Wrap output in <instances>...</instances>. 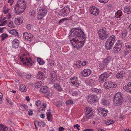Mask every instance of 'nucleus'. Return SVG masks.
<instances>
[{"label":"nucleus","instance_id":"obj_1","mask_svg":"<svg viewBox=\"0 0 131 131\" xmlns=\"http://www.w3.org/2000/svg\"><path fill=\"white\" fill-rule=\"evenodd\" d=\"M69 37L71 43L74 47L78 48L83 46V41L79 40L80 38L84 39L85 37L83 32L81 29L78 28L72 29L69 33Z\"/></svg>","mask_w":131,"mask_h":131},{"label":"nucleus","instance_id":"obj_2","mask_svg":"<svg viewBox=\"0 0 131 131\" xmlns=\"http://www.w3.org/2000/svg\"><path fill=\"white\" fill-rule=\"evenodd\" d=\"M26 5L24 2V0H19L14 7L15 12L17 14H20L25 10Z\"/></svg>","mask_w":131,"mask_h":131},{"label":"nucleus","instance_id":"obj_3","mask_svg":"<svg viewBox=\"0 0 131 131\" xmlns=\"http://www.w3.org/2000/svg\"><path fill=\"white\" fill-rule=\"evenodd\" d=\"M115 41V37L114 35L110 36L106 41L105 47L107 50H110Z\"/></svg>","mask_w":131,"mask_h":131},{"label":"nucleus","instance_id":"obj_4","mask_svg":"<svg viewBox=\"0 0 131 131\" xmlns=\"http://www.w3.org/2000/svg\"><path fill=\"white\" fill-rule=\"evenodd\" d=\"M123 102L122 96L119 93H117L115 95L113 99V104L115 106L120 105Z\"/></svg>","mask_w":131,"mask_h":131},{"label":"nucleus","instance_id":"obj_5","mask_svg":"<svg viewBox=\"0 0 131 131\" xmlns=\"http://www.w3.org/2000/svg\"><path fill=\"white\" fill-rule=\"evenodd\" d=\"M98 33L99 37L102 39H106L108 36V34L106 31V29L105 28L100 29Z\"/></svg>","mask_w":131,"mask_h":131},{"label":"nucleus","instance_id":"obj_6","mask_svg":"<svg viewBox=\"0 0 131 131\" xmlns=\"http://www.w3.org/2000/svg\"><path fill=\"white\" fill-rule=\"evenodd\" d=\"M47 11L45 9H41L39 10L38 14L37 16L38 20L42 21L43 20V18L46 14Z\"/></svg>","mask_w":131,"mask_h":131},{"label":"nucleus","instance_id":"obj_7","mask_svg":"<svg viewBox=\"0 0 131 131\" xmlns=\"http://www.w3.org/2000/svg\"><path fill=\"white\" fill-rule=\"evenodd\" d=\"M70 11L69 8L68 6H66L65 7L60 10L59 14L62 16H66L68 15Z\"/></svg>","mask_w":131,"mask_h":131},{"label":"nucleus","instance_id":"obj_8","mask_svg":"<svg viewBox=\"0 0 131 131\" xmlns=\"http://www.w3.org/2000/svg\"><path fill=\"white\" fill-rule=\"evenodd\" d=\"M109 76L108 73L106 72H104L102 74L99 78V81L101 83H103L106 80L107 78Z\"/></svg>","mask_w":131,"mask_h":131},{"label":"nucleus","instance_id":"obj_9","mask_svg":"<svg viewBox=\"0 0 131 131\" xmlns=\"http://www.w3.org/2000/svg\"><path fill=\"white\" fill-rule=\"evenodd\" d=\"M108 112L107 110H105L104 108H99L97 110V112L98 114L102 116L105 117L106 116Z\"/></svg>","mask_w":131,"mask_h":131},{"label":"nucleus","instance_id":"obj_10","mask_svg":"<svg viewBox=\"0 0 131 131\" xmlns=\"http://www.w3.org/2000/svg\"><path fill=\"white\" fill-rule=\"evenodd\" d=\"M23 37L24 39L29 41H31L33 38V36L32 34L26 32L23 33Z\"/></svg>","mask_w":131,"mask_h":131},{"label":"nucleus","instance_id":"obj_11","mask_svg":"<svg viewBox=\"0 0 131 131\" xmlns=\"http://www.w3.org/2000/svg\"><path fill=\"white\" fill-rule=\"evenodd\" d=\"M97 98L96 96L89 95L87 98V101L89 103L92 104L96 102Z\"/></svg>","mask_w":131,"mask_h":131},{"label":"nucleus","instance_id":"obj_12","mask_svg":"<svg viewBox=\"0 0 131 131\" xmlns=\"http://www.w3.org/2000/svg\"><path fill=\"white\" fill-rule=\"evenodd\" d=\"M25 58H24H24H22L21 56L20 57V59L21 60L22 62L25 61V62L23 63V64H25L26 65L28 66L29 67H30L32 65V63L30 62L28 59L26 57H25Z\"/></svg>","mask_w":131,"mask_h":131},{"label":"nucleus","instance_id":"obj_13","mask_svg":"<svg viewBox=\"0 0 131 131\" xmlns=\"http://www.w3.org/2000/svg\"><path fill=\"white\" fill-rule=\"evenodd\" d=\"M90 11L91 14L95 16L97 15L99 12L98 9L96 8L94 6L90 7Z\"/></svg>","mask_w":131,"mask_h":131},{"label":"nucleus","instance_id":"obj_14","mask_svg":"<svg viewBox=\"0 0 131 131\" xmlns=\"http://www.w3.org/2000/svg\"><path fill=\"white\" fill-rule=\"evenodd\" d=\"M70 82L72 84V85L78 87L79 84L77 82V79L76 77H73L71 78L70 80Z\"/></svg>","mask_w":131,"mask_h":131},{"label":"nucleus","instance_id":"obj_15","mask_svg":"<svg viewBox=\"0 0 131 131\" xmlns=\"http://www.w3.org/2000/svg\"><path fill=\"white\" fill-rule=\"evenodd\" d=\"M81 72L83 76L84 77H86L90 74L91 72V71L89 69H85Z\"/></svg>","mask_w":131,"mask_h":131},{"label":"nucleus","instance_id":"obj_16","mask_svg":"<svg viewBox=\"0 0 131 131\" xmlns=\"http://www.w3.org/2000/svg\"><path fill=\"white\" fill-rule=\"evenodd\" d=\"M50 77H51V81L53 83L56 80L57 76L55 72L52 71L50 73Z\"/></svg>","mask_w":131,"mask_h":131},{"label":"nucleus","instance_id":"obj_17","mask_svg":"<svg viewBox=\"0 0 131 131\" xmlns=\"http://www.w3.org/2000/svg\"><path fill=\"white\" fill-rule=\"evenodd\" d=\"M12 44L13 47L15 48H18L19 44V40L16 39H14L12 41Z\"/></svg>","mask_w":131,"mask_h":131},{"label":"nucleus","instance_id":"obj_18","mask_svg":"<svg viewBox=\"0 0 131 131\" xmlns=\"http://www.w3.org/2000/svg\"><path fill=\"white\" fill-rule=\"evenodd\" d=\"M23 17L22 16L16 18L15 19V23L17 25L21 24L23 23Z\"/></svg>","mask_w":131,"mask_h":131},{"label":"nucleus","instance_id":"obj_19","mask_svg":"<svg viewBox=\"0 0 131 131\" xmlns=\"http://www.w3.org/2000/svg\"><path fill=\"white\" fill-rule=\"evenodd\" d=\"M44 74L41 71H39L36 77L37 78L40 80H43Z\"/></svg>","mask_w":131,"mask_h":131},{"label":"nucleus","instance_id":"obj_20","mask_svg":"<svg viewBox=\"0 0 131 131\" xmlns=\"http://www.w3.org/2000/svg\"><path fill=\"white\" fill-rule=\"evenodd\" d=\"M124 75V72L123 71H122L118 72L116 74V77L118 79H122Z\"/></svg>","mask_w":131,"mask_h":131},{"label":"nucleus","instance_id":"obj_21","mask_svg":"<svg viewBox=\"0 0 131 131\" xmlns=\"http://www.w3.org/2000/svg\"><path fill=\"white\" fill-rule=\"evenodd\" d=\"M125 90L130 93H131V82H129L126 87L125 88Z\"/></svg>","mask_w":131,"mask_h":131},{"label":"nucleus","instance_id":"obj_22","mask_svg":"<svg viewBox=\"0 0 131 131\" xmlns=\"http://www.w3.org/2000/svg\"><path fill=\"white\" fill-rule=\"evenodd\" d=\"M40 91L43 93H45L48 92V89L46 86H43L40 89Z\"/></svg>","mask_w":131,"mask_h":131},{"label":"nucleus","instance_id":"obj_23","mask_svg":"<svg viewBox=\"0 0 131 131\" xmlns=\"http://www.w3.org/2000/svg\"><path fill=\"white\" fill-rule=\"evenodd\" d=\"M54 87L58 91H63L62 89L61 88L60 85L59 84H54Z\"/></svg>","mask_w":131,"mask_h":131},{"label":"nucleus","instance_id":"obj_24","mask_svg":"<svg viewBox=\"0 0 131 131\" xmlns=\"http://www.w3.org/2000/svg\"><path fill=\"white\" fill-rule=\"evenodd\" d=\"M124 12L128 14L131 13V6L126 7L124 8Z\"/></svg>","mask_w":131,"mask_h":131},{"label":"nucleus","instance_id":"obj_25","mask_svg":"<svg viewBox=\"0 0 131 131\" xmlns=\"http://www.w3.org/2000/svg\"><path fill=\"white\" fill-rule=\"evenodd\" d=\"M111 57H107L106 58H105L103 60V61L105 62L107 64L110 62L111 60Z\"/></svg>","mask_w":131,"mask_h":131},{"label":"nucleus","instance_id":"obj_26","mask_svg":"<svg viewBox=\"0 0 131 131\" xmlns=\"http://www.w3.org/2000/svg\"><path fill=\"white\" fill-rule=\"evenodd\" d=\"M122 46H119L118 47H114L113 50L114 52H117L119 51L121 49Z\"/></svg>","mask_w":131,"mask_h":131},{"label":"nucleus","instance_id":"obj_27","mask_svg":"<svg viewBox=\"0 0 131 131\" xmlns=\"http://www.w3.org/2000/svg\"><path fill=\"white\" fill-rule=\"evenodd\" d=\"M0 131H8L7 127H4L3 125L0 124Z\"/></svg>","mask_w":131,"mask_h":131},{"label":"nucleus","instance_id":"obj_28","mask_svg":"<svg viewBox=\"0 0 131 131\" xmlns=\"http://www.w3.org/2000/svg\"><path fill=\"white\" fill-rule=\"evenodd\" d=\"M20 91L22 92H25L26 91V88L24 85H21L20 87Z\"/></svg>","mask_w":131,"mask_h":131},{"label":"nucleus","instance_id":"obj_29","mask_svg":"<svg viewBox=\"0 0 131 131\" xmlns=\"http://www.w3.org/2000/svg\"><path fill=\"white\" fill-rule=\"evenodd\" d=\"M122 12L121 10H119L115 13V16L116 18H119L121 16Z\"/></svg>","mask_w":131,"mask_h":131},{"label":"nucleus","instance_id":"obj_30","mask_svg":"<svg viewBox=\"0 0 131 131\" xmlns=\"http://www.w3.org/2000/svg\"><path fill=\"white\" fill-rule=\"evenodd\" d=\"M36 122L38 124V125L40 127H43L45 125V123L42 121L38 122V121H36Z\"/></svg>","mask_w":131,"mask_h":131},{"label":"nucleus","instance_id":"obj_31","mask_svg":"<svg viewBox=\"0 0 131 131\" xmlns=\"http://www.w3.org/2000/svg\"><path fill=\"white\" fill-rule=\"evenodd\" d=\"M9 33L11 34L15 35H17L18 34V33L17 31L14 29H13L12 30H10Z\"/></svg>","mask_w":131,"mask_h":131},{"label":"nucleus","instance_id":"obj_32","mask_svg":"<svg viewBox=\"0 0 131 131\" xmlns=\"http://www.w3.org/2000/svg\"><path fill=\"white\" fill-rule=\"evenodd\" d=\"M92 110L89 107H87L85 109V113L86 114H90Z\"/></svg>","mask_w":131,"mask_h":131},{"label":"nucleus","instance_id":"obj_33","mask_svg":"<svg viewBox=\"0 0 131 131\" xmlns=\"http://www.w3.org/2000/svg\"><path fill=\"white\" fill-rule=\"evenodd\" d=\"M37 61L40 65L43 64L45 63V62L43 61V60L40 58H37Z\"/></svg>","mask_w":131,"mask_h":131},{"label":"nucleus","instance_id":"obj_34","mask_svg":"<svg viewBox=\"0 0 131 131\" xmlns=\"http://www.w3.org/2000/svg\"><path fill=\"white\" fill-rule=\"evenodd\" d=\"M107 64L103 61L102 64L100 65L99 67L103 69L106 68L107 67Z\"/></svg>","mask_w":131,"mask_h":131},{"label":"nucleus","instance_id":"obj_35","mask_svg":"<svg viewBox=\"0 0 131 131\" xmlns=\"http://www.w3.org/2000/svg\"><path fill=\"white\" fill-rule=\"evenodd\" d=\"M89 83H90L92 86H94L96 85V83L94 80H93L92 79L89 80Z\"/></svg>","mask_w":131,"mask_h":131},{"label":"nucleus","instance_id":"obj_36","mask_svg":"<svg viewBox=\"0 0 131 131\" xmlns=\"http://www.w3.org/2000/svg\"><path fill=\"white\" fill-rule=\"evenodd\" d=\"M47 119L49 121L52 118V115L50 112L47 114Z\"/></svg>","mask_w":131,"mask_h":131},{"label":"nucleus","instance_id":"obj_37","mask_svg":"<svg viewBox=\"0 0 131 131\" xmlns=\"http://www.w3.org/2000/svg\"><path fill=\"white\" fill-rule=\"evenodd\" d=\"M110 83L106 82L104 84V87L105 89H108L110 88Z\"/></svg>","mask_w":131,"mask_h":131},{"label":"nucleus","instance_id":"obj_38","mask_svg":"<svg viewBox=\"0 0 131 131\" xmlns=\"http://www.w3.org/2000/svg\"><path fill=\"white\" fill-rule=\"evenodd\" d=\"M42 82L41 81H38L36 83L35 86L37 88H39L42 84Z\"/></svg>","mask_w":131,"mask_h":131},{"label":"nucleus","instance_id":"obj_39","mask_svg":"<svg viewBox=\"0 0 131 131\" xmlns=\"http://www.w3.org/2000/svg\"><path fill=\"white\" fill-rule=\"evenodd\" d=\"M109 84H110V88H114L116 87L117 85L115 83L110 82Z\"/></svg>","mask_w":131,"mask_h":131},{"label":"nucleus","instance_id":"obj_40","mask_svg":"<svg viewBox=\"0 0 131 131\" xmlns=\"http://www.w3.org/2000/svg\"><path fill=\"white\" fill-rule=\"evenodd\" d=\"M100 91V89L97 88H93L92 89V91L96 93H98Z\"/></svg>","mask_w":131,"mask_h":131},{"label":"nucleus","instance_id":"obj_41","mask_svg":"<svg viewBox=\"0 0 131 131\" xmlns=\"http://www.w3.org/2000/svg\"><path fill=\"white\" fill-rule=\"evenodd\" d=\"M103 104L105 105H107L109 104V102L107 100H102Z\"/></svg>","mask_w":131,"mask_h":131},{"label":"nucleus","instance_id":"obj_42","mask_svg":"<svg viewBox=\"0 0 131 131\" xmlns=\"http://www.w3.org/2000/svg\"><path fill=\"white\" fill-rule=\"evenodd\" d=\"M127 32L126 31H122L121 35V36L122 38L125 37L126 35Z\"/></svg>","mask_w":131,"mask_h":131},{"label":"nucleus","instance_id":"obj_43","mask_svg":"<svg viewBox=\"0 0 131 131\" xmlns=\"http://www.w3.org/2000/svg\"><path fill=\"white\" fill-rule=\"evenodd\" d=\"M76 64H75V66H76L75 67L78 68H79L81 67V62L80 61H78Z\"/></svg>","mask_w":131,"mask_h":131},{"label":"nucleus","instance_id":"obj_44","mask_svg":"<svg viewBox=\"0 0 131 131\" xmlns=\"http://www.w3.org/2000/svg\"><path fill=\"white\" fill-rule=\"evenodd\" d=\"M1 37H2V40L3 41L4 39L7 36V34L3 33L1 36Z\"/></svg>","mask_w":131,"mask_h":131},{"label":"nucleus","instance_id":"obj_45","mask_svg":"<svg viewBox=\"0 0 131 131\" xmlns=\"http://www.w3.org/2000/svg\"><path fill=\"white\" fill-rule=\"evenodd\" d=\"M66 104L67 105H71L73 104V102L71 100H69L66 101Z\"/></svg>","mask_w":131,"mask_h":131},{"label":"nucleus","instance_id":"obj_46","mask_svg":"<svg viewBox=\"0 0 131 131\" xmlns=\"http://www.w3.org/2000/svg\"><path fill=\"white\" fill-rule=\"evenodd\" d=\"M26 78L28 79H32V77L31 75H30L28 74H27L25 75Z\"/></svg>","mask_w":131,"mask_h":131},{"label":"nucleus","instance_id":"obj_47","mask_svg":"<svg viewBox=\"0 0 131 131\" xmlns=\"http://www.w3.org/2000/svg\"><path fill=\"white\" fill-rule=\"evenodd\" d=\"M86 114V118L88 119H90L91 118L93 114L92 113H91L90 114Z\"/></svg>","mask_w":131,"mask_h":131},{"label":"nucleus","instance_id":"obj_48","mask_svg":"<svg viewBox=\"0 0 131 131\" xmlns=\"http://www.w3.org/2000/svg\"><path fill=\"white\" fill-rule=\"evenodd\" d=\"M114 122L111 119H109L107 121L106 124L107 125H109L112 124Z\"/></svg>","mask_w":131,"mask_h":131},{"label":"nucleus","instance_id":"obj_49","mask_svg":"<svg viewBox=\"0 0 131 131\" xmlns=\"http://www.w3.org/2000/svg\"><path fill=\"white\" fill-rule=\"evenodd\" d=\"M122 46L121 42L120 41H118L115 44L114 47H118L119 46Z\"/></svg>","mask_w":131,"mask_h":131},{"label":"nucleus","instance_id":"obj_50","mask_svg":"<svg viewBox=\"0 0 131 131\" xmlns=\"http://www.w3.org/2000/svg\"><path fill=\"white\" fill-rule=\"evenodd\" d=\"M125 46L127 49H131V44L130 43L126 44Z\"/></svg>","mask_w":131,"mask_h":131},{"label":"nucleus","instance_id":"obj_51","mask_svg":"<svg viewBox=\"0 0 131 131\" xmlns=\"http://www.w3.org/2000/svg\"><path fill=\"white\" fill-rule=\"evenodd\" d=\"M9 22L8 23V26L11 28H13L14 26L13 24V23L11 21H9Z\"/></svg>","mask_w":131,"mask_h":131},{"label":"nucleus","instance_id":"obj_52","mask_svg":"<svg viewBox=\"0 0 131 131\" xmlns=\"http://www.w3.org/2000/svg\"><path fill=\"white\" fill-rule=\"evenodd\" d=\"M68 19L66 18L62 19L60 20L59 22L58 23L59 24L62 23H63V21L67 20Z\"/></svg>","mask_w":131,"mask_h":131},{"label":"nucleus","instance_id":"obj_53","mask_svg":"<svg viewBox=\"0 0 131 131\" xmlns=\"http://www.w3.org/2000/svg\"><path fill=\"white\" fill-rule=\"evenodd\" d=\"M36 104L37 106H40L41 105V101L40 100H38L36 101Z\"/></svg>","mask_w":131,"mask_h":131},{"label":"nucleus","instance_id":"obj_54","mask_svg":"<svg viewBox=\"0 0 131 131\" xmlns=\"http://www.w3.org/2000/svg\"><path fill=\"white\" fill-rule=\"evenodd\" d=\"M7 22V20H5L3 22L2 21L1 23L0 24V26H3Z\"/></svg>","mask_w":131,"mask_h":131},{"label":"nucleus","instance_id":"obj_55","mask_svg":"<svg viewBox=\"0 0 131 131\" xmlns=\"http://www.w3.org/2000/svg\"><path fill=\"white\" fill-rule=\"evenodd\" d=\"M21 106H22L24 110H26L27 108V106L24 104H22L20 105Z\"/></svg>","mask_w":131,"mask_h":131},{"label":"nucleus","instance_id":"obj_56","mask_svg":"<svg viewBox=\"0 0 131 131\" xmlns=\"http://www.w3.org/2000/svg\"><path fill=\"white\" fill-rule=\"evenodd\" d=\"M99 1L101 3H105L108 2V0H99Z\"/></svg>","mask_w":131,"mask_h":131},{"label":"nucleus","instance_id":"obj_57","mask_svg":"<svg viewBox=\"0 0 131 131\" xmlns=\"http://www.w3.org/2000/svg\"><path fill=\"white\" fill-rule=\"evenodd\" d=\"M73 127L74 128L76 127L78 130H80V128L79 127H80V126L78 124H76V125H74Z\"/></svg>","mask_w":131,"mask_h":131},{"label":"nucleus","instance_id":"obj_58","mask_svg":"<svg viewBox=\"0 0 131 131\" xmlns=\"http://www.w3.org/2000/svg\"><path fill=\"white\" fill-rule=\"evenodd\" d=\"M80 61L81 62V65L82 66H85L86 64V61H85L82 62L81 61Z\"/></svg>","mask_w":131,"mask_h":131},{"label":"nucleus","instance_id":"obj_59","mask_svg":"<svg viewBox=\"0 0 131 131\" xmlns=\"http://www.w3.org/2000/svg\"><path fill=\"white\" fill-rule=\"evenodd\" d=\"M31 27V26L30 24H28L26 26L27 29H30Z\"/></svg>","mask_w":131,"mask_h":131},{"label":"nucleus","instance_id":"obj_60","mask_svg":"<svg viewBox=\"0 0 131 131\" xmlns=\"http://www.w3.org/2000/svg\"><path fill=\"white\" fill-rule=\"evenodd\" d=\"M28 114L29 115H32L33 114V111L32 110H30L28 111Z\"/></svg>","mask_w":131,"mask_h":131},{"label":"nucleus","instance_id":"obj_61","mask_svg":"<svg viewBox=\"0 0 131 131\" xmlns=\"http://www.w3.org/2000/svg\"><path fill=\"white\" fill-rule=\"evenodd\" d=\"M64 129V128L62 127H60L59 128V131H62Z\"/></svg>","mask_w":131,"mask_h":131},{"label":"nucleus","instance_id":"obj_62","mask_svg":"<svg viewBox=\"0 0 131 131\" xmlns=\"http://www.w3.org/2000/svg\"><path fill=\"white\" fill-rule=\"evenodd\" d=\"M42 113L40 115V117L41 118H44L45 117L44 116V114H43V113Z\"/></svg>","mask_w":131,"mask_h":131},{"label":"nucleus","instance_id":"obj_63","mask_svg":"<svg viewBox=\"0 0 131 131\" xmlns=\"http://www.w3.org/2000/svg\"><path fill=\"white\" fill-rule=\"evenodd\" d=\"M26 99L28 101H30V99L28 96H27L26 97Z\"/></svg>","mask_w":131,"mask_h":131},{"label":"nucleus","instance_id":"obj_64","mask_svg":"<svg viewBox=\"0 0 131 131\" xmlns=\"http://www.w3.org/2000/svg\"><path fill=\"white\" fill-rule=\"evenodd\" d=\"M83 131H93V129H86Z\"/></svg>","mask_w":131,"mask_h":131}]
</instances>
